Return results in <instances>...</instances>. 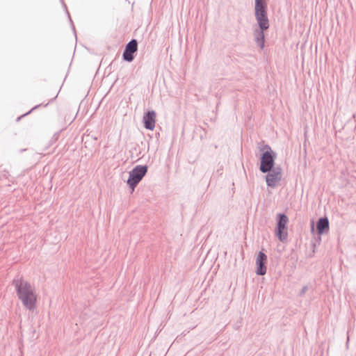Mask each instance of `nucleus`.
<instances>
[{"mask_svg":"<svg viewBox=\"0 0 356 356\" xmlns=\"http://www.w3.org/2000/svg\"><path fill=\"white\" fill-rule=\"evenodd\" d=\"M17 296L23 305L29 310H33L37 302V295L34 287L22 277H16L13 281Z\"/></svg>","mask_w":356,"mask_h":356,"instance_id":"nucleus-2","label":"nucleus"},{"mask_svg":"<svg viewBox=\"0 0 356 356\" xmlns=\"http://www.w3.org/2000/svg\"><path fill=\"white\" fill-rule=\"evenodd\" d=\"M267 256L265 253L259 252L256 258V270L258 275H264L266 273Z\"/></svg>","mask_w":356,"mask_h":356,"instance_id":"nucleus-8","label":"nucleus"},{"mask_svg":"<svg viewBox=\"0 0 356 356\" xmlns=\"http://www.w3.org/2000/svg\"><path fill=\"white\" fill-rule=\"evenodd\" d=\"M277 224L275 227V236L279 238L281 242H285L287 240L288 233L286 225L289 219L284 213H278L277 215Z\"/></svg>","mask_w":356,"mask_h":356,"instance_id":"nucleus-5","label":"nucleus"},{"mask_svg":"<svg viewBox=\"0 0 356 356\" xmlns=\"http://www.w3.org/2000/svg\"><path fill=\"white\" fill-rule=\"evenodd\" d=\"M147 172V166L141 165H136L133 168L131 171H130L129 177L127 180V184L132 189V191H134L135 188L145 177Z\"/></svg>","mask_w":356,"mask_h":356,"instance_id":"nucleus-4","label":"nucleus"},{"mask_svg":"<svg viewBox=\"0 0 356 356\" xmlns=\"http://www.w3.org/2000/svg\"><path fill=\"white\" fill-rule=\"evenodd\" d=\"M41 105H42V104H38V105L35 106H34L31 110H30L29 112H27L26 113H25V114H24V115H21V116L18 117V118H17V121H19V120H21V118H22L24 116H25V115H28V114L31 113L33 110H35V109H36V108H39Z\"/></svg>","mask_w":356,"mask_h":356,"instance_id":"nucleus-11","label":"nucleus"},{"mask_svg":"<svg viewBox=\"0 0 356 356\" xmlns=\"http://www.w3.org/2000/svg\"><path fill=\"white\" fill-rule=\"evenodd\" d=\"M260 151L262 152V154L260 158L259 170L261 172L266 173L267 171H270L275 167L276 154L268 145H264L263 147L260 148Z\"/></svg>","mask_w":356,"mask_h":356,"instance_id":"nucleus-3","label":"nucleus"},{"mask_svg":"<svg viewBox=\"0 0 356 356\" xmlns=\"http://www.w3.org/2000/svg\"><path fill=\"white\" fill-rule=\"evenodd\" d=\"M329 230V220L327 218H320L316 222V231L321 235Z\"/></svg>","mask_w":356,"mask_h":356,"instance_id":"nucleus-10","label":"nucleus"},{"mask_svg":"<svg viewBox=\"0 0 356 356\" xmlns=\"http://www.w3.org/2000/svg\"><path fill=\"white\" fill-rule=\"evenodd\" d=\"M138 50V42L136 39H132L125 46L122 54V58L125 61L131 62L134 59V53Z\"/></svg>","mask_w":356,"mask_h":356,"instance_id":"nucleus-7","label":"nucleus"},{"mask_svg":"<svg viewBox=\"0 0 356 356\" xmlns=\"http://www.w3.org/2000/svg\"><path fill=\"white\" fill-rule=\"evenodd\" d=\"M254 15L259 26V29L254 30V40L257 45L263 49L265 42L264 31L269 28L266 0H255Z\"/></svg>","mask_w":356,"mask_h":356,"instance_id":"nucleus-1","label":"nucleus"},{"mask_svg":"<svg viewBox=\"0 0 356 356\" xmlns=\"http://www.w3.org/2000/svg\"><path fill=\"white\" fill-rule=\"evenodd\" d=\"M314 225H312V231H314Z\"/></svg>","mask_w":356,"mask_h":356,"instance_id":"nucleus-13","label":"nucleus"},{"mask_svg":"<svg viewBox=\"0 0 356 356\" xmlns=\"http://www.w3.org/2000/svg\"><path fill=\"white\" fill-rule=\"evenodd\" d=\"M266 173H268L266 176L267 186L274 188L276 183L282 179V168L280 166L273 167Z\"/></svg>","mask_w":356,"mask_h":356,"instance_id":"nucleus-6","label":"nucleus"},{"mask_svg":"<svg viewBox=\"0 0 356 356\" xmlns=\"http://www.w3.org/2000/svg\"><path fill=\"white\" fill-rule=\"evenodd\" d=\"M156 112L154 111H149L145 113L143 122L144 127L148 130H153L155 127Z\"/></svg>","mask_w":356,"mask_h":356,"instance_id":"nucleus-9","label":"nucleus"},{"mask_svg":"<svg viewBox=\"0 0 356 356\" xmlns=\"http://www.w3.org/2000/svg\"><path fill=\"white\" fill-rule=\"evenodd\" d=\"M308 290V286H304L300 291L298 296L302 297Z\"/></svg>","mask_w":356,"mask_h":356,"instance_id":"nucleus-12","label":"nucleus"}]
</instances>
